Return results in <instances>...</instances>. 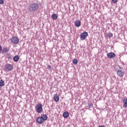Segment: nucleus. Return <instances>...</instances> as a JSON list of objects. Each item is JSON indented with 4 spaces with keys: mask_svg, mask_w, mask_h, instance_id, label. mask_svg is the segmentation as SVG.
I'll list each match as a JSON object with an SVG mask.
<instances>
[{
    "mask_svg": "<svg viewBox=\"0 0 127 127\" xmlns=\"http://www.w3.org/2000/svg\"><path fill=\"white\" fill-rule=\"evenodd\" d=\"M39 6L37 3H31L28 7V9L29 12H35L37 10H38Z\"/></svg>",
    "mask_w": 127,
    "mask_h": 127,
    "instance_id": "1",
    "label": "nucleus"
},
{
    "mask_svg": "<svg viewBox=\"0 0 127 127\" xmlns=\"http://www.w3.org/2000/svg\"><path fill=\"white\" fill-rule=\"evenodd\" d=\"M47 120V115L43 114L41 117L37 118L36 121L38 124H43L44 121Z\"/></svg>",
    "mask_w": 127,
    "mask_h": 127,
    "instance_id": "2",
    "label": "nucleus"
},
{
    "mask_svg": "<svg viewBox=\"0 0 127 127\" xmlns=\"http://www.w3.org/2000/svg\"><path fill=\"white\" fill-rule=\"evenodd\" d=\"M42 104L41 103H39L36 105L35 107V110L39 114H41V113H42V112L43 111V109L42 108Z\"/></svg>",
    "mask_w": 127,
    "mask_h": 127,
    "instance_id": "3",
    "label": "nucleus"
},
{
    "mask_svg": "<svg viewBox=\"0 0 127 127\" xmlns=\"http://www.w3.org/2000/svg\"><path fill=\"white\" fill-rule=\"evenodd\" d=\"M13 69V66L11 64H6L4 67V71H11Z\"/></svg>",
    "mask_w": 127,
    "mask_h": 127,
    "instance_id": "4",
    "label": "nucleus"
},
{
    "mask_svg": "<svg viewBox=\"0 0 127 127\" xmlns=\"http://www.w3.org/2000/svg\"><path fill=\"white\" fill-rule=\"evenodd\" d=\"M11 42L13 44H17L19 42V39L17 37L13 36L11 39H10Z\"/></svg>",
    "mask_w": 127,
    "mask_h": 127,
    "instance_id": "5",
    "label": "nucleus"
},
{
    "mask_svg": "<svg viewBox=\"0 0 127 127\" xmlns=\"http://www.w3.org/2000/svg\"><path fill=\"white\" fill-rule=\"evenodd\" d=\"M88 36V32H84L80 34V39L81 40H85L86 37Z\"/></svg>",
    "mask_w": 127,
    "mask_h": 127,
    "instance_id": "6",
    "label": "nucleus"
},
{
    "mask_svg": "<svg viewBox=\"0 0 127 127\" xmlns=\"http://www.w3.org/2000/svg\"><path fill=\"white\" fill-rule=\"evenodd\" d=\"M107 57L109 59H112V58H114V57H116V54L114 53L111 52L107 54Z\"/></svg>",
    "mask_w": 127,
    "mask_h": 127,
    "instance_id": "7",
    "label": "nucleus"
},
{
    "mask_svg": "<svg viewBox=\"0 0 127 127\" xmlns=\"http://www.w3.org/2000/svg\"><path fill=\"white\" fill-rule=\"evenodd\" d=\"M117 74L118 76H119V77H124V76H125V72L124 71H122V70H118L117 71Z\"/></svg>",
    "mask_w": 127,
    "mask_h": 127,
    "instance_id": "8",
    "label": "nucleus"
},
{
    "mask_svg": "<svg viewBox=\"0 0 127 127\" xmlns=\"http://www.w3.org/2000/svg\"><path fill=\"white\" fill-rule=\"evenodd\" d=\"M75 25L76 27H80L81 25V21L77 20L75 21Z\"/></svg>",
    "mask_w": 127,
    "mask_h": 127,
    "instance_id": "9",
    "label": "nucleus"
},
{
    "mask_svg": "<svg viewBox=\"0 0 127 127\" xmlns=\"http://www.w3.org/2000/svg\"><path fill=\"white\" fill-rule=\"evenodd\" d=\"M54 100L55 102H59V96L57 94L54 95Z\"/></svg>",
    "mask_w": 127,
    "mask_h": 127,
    "instance_id": "10",
    "label": "nucleus"
},
{
    "mask_svg": "<svg viewBox=\"0 0 127 127\" xmlns=\"http://www.w3.org/2000/svg\"><path fill=\"white\" fill-rule=\"evenodd\" d=\"M123 103H124L123 105L124 108H127V98H125L123 100Z\"/></svg>",
    "mask_w": 127,
    "mask_h": 127,
    "instance_id": "11",
    "label": "nucleus"
},
{
    "mask_svg": "<svg viewBox=\"0 0 127 127\" xmlns=\"http://www.w3.org/2000/svg\"><path fill=\"white\" fill-rule=\"evenodd\" d=\"M52 18L54 20H56L58 18V16L56 14H53L52 15Z\"/></svg>",
    "mask_w": 127,
    "mask_h": 127,
    "instance_id": "12",
    "label": "nucleus"
},
{
    "mask_svg": "<svg viewBox=\"0 0 127 127\" xmlns=\"http://www.w3.org/2000/svg\"><path fill=\"white\" fill-rule=\"evenodd\" d=\"M63 117L64 119L68 118V117H69V113L67 111L64 112L63 113Z\"/></svg>",
    "mask_w": 127,
    "mask_h": 127,
    "instance_id": "13",
    "label": "nucleus"
},
{
    "mask_svg": "<svg viewBox=\"0 0 127 127\" xmlns=\"http://www.w3.org/2000/svg\"><path fill=\"white\" fill-rule=\"evenodd\" d=\"M19 60V57H18V55L14 56L13 59V61H14V62H17V61H18Z\"/></svg>",
    "mask_w": 127,
    "mask_h": 127,
    "instance_id": "14",
    "label": "nucleus"
},
{
    "mask_svg": "<svg viewBox=\"0 0 127 127\" xmlns=\"http://www.w3.org/2000/svg\"><path fill=\"white\" fill-rule=\"evenodd\" d=\"M114 68L116 71H120V69H122V67L119 65H115Z\"/></svg>",
    "mask_w": 127,
    "mask_h": 127,
    "instance_id": "15",
    "label": "nucleus"
},
{
    "mask_svg": "<svg viewBox=\"0 0 127 127\" xmlns=\"http://www.w3.org/2000/svg\"><path fill=\"white\" fill-rule=\"evenodd\" d=\"M2 51V52H3V53H7V52L9 51V50L8 49V48L6 47V48H4Z\"/></svg>",
    "mask_w": 127,
    "mask_h": 127,
    "instance_id": "16",
    "label": "nucleus"
},
{
    "mask_svg": "<svg viewBox=\"0 0 127 127\" xmlns=\"http://www.w3.org/2000/svg\"><path fill=\"white\" fill-rule=\"evenodd\" d=\"M92 107H93V104L90 102H88L87 104V108H88V109H91V108H92Z\"/></svg>",
    "mask_w": 127,
    "mask_h": 127,
    "instance_id": "17",
    "label": "nucleus"
},
{
    "mask_svg": "<svg viewBox=\"0 0 127 127\" xmlns=\"http://www.w3.org/2000/svg\"><path fill=\"white\" fill-rule=\"evenodd\" d=\"M4 85V81L3 80H0V87H2Z\"/></svg>",
    "mask_w": 127,
    "mask_h": 127,
    "instance_id": "18",
    "label": "nucleus"
},
{
    "mask_svg": "<svg viewBox=\"0 0 127 127\" xmlns=\"http://www.w3.org/2000/svg\"><path fill=\"white\" fill-rule=\"evenodd\" d=\"M73 63L74 64V65H76V64H78V60L77 59L73 60Z\"/></svg>",
    "mask_w": 127,
    "mask_h": 127,
    "instance_id": "19",
    "label": "nucleus"
},
{
    "mask_svg": "<svg viewBox=\"0 0 127 127\" xmlns=\"http://www.w3.org/2000/svg\"><path fill=\"white\" fill-rule=\"evenodd\" d=\"M113 33H109L108 34V37H109V38H111L113 37Z\"/></svg>",
    "mask_w": 127,
    "mask_h": 127,
    "instance_id": "20",
    "label": "nucleus"
},
{
    "mask_svg": "<svg viewBox=\"0 0 127 127\" xmlns=\"http://www.w3.org/2000/svg\"><path fill=\"white\" fill-rule=\"evenodd\" d=\"M4 1L3 0H0V4H3Z\"/></svg>",
    "mask_w": 127,
    "mask_h": 127,
    "instance_id": "21",
    "label": "nucleus"
},
{
    "mask_svg": "<svg viewBox=\"0 0 127 127\" xmlns=\"http://www.w3.org/2000/svg\"><path fill=\"white\" fill-rule=\"evenodd\" d=\"M113 3H117L118 2V0H112Z\"/></svg>",
    "mask_w": 127,
    "mask_h": 127,
    "instance_id": "22",
    "label": "nucleus"
},
{
    "mask_svg": "<svg viewBox=\"0 0 127 127\" xmlns=\"http://www.w3.org/2000/svg\"><path fill=\"white\" fill-rule=\"evenodd\" d=\"M47 68L49 70H51V65H48Z\"/></svg>",
    "mask_w": 127,
    "mask_h": 127,
    "instance_id": "23",
    "label": "nucleus"
},
{
    "mask_svg": "<svg viewBox=\"0 0 127 127\" xmlns=\"http://www.w3.org/2000/svg\"><path fill=\"white\" fill-rule=\"evenodd\" d=\"M0 51H1V46H0Z\"/></svg>",
    "mask_w": 127,
    "mask_h": 127,
    "instance_id": "24",
    "label": "nucleus"
},
{
    "mask_svg": "<svg viewBox=\"0 0 127 127\" xmlns=\"http://www.w3.org/2000/svg\"><path fill=\"white\" fill-rule=\"evenodd\" d=\"M98 127H103V126H99Z\"/></svg>",
    "mask_w": 127,
    "mask_h": 127,
    "instance_id": "25",
    "label": "nucleus"
}]
</instances>
